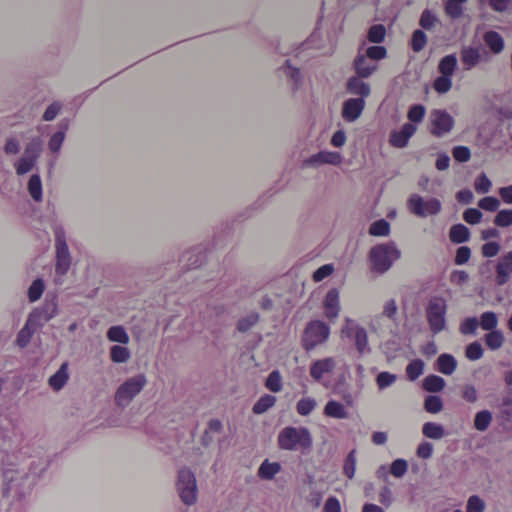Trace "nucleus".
<instances>
[{
  "label": "nucleus",
  "instance_id": "f257e3e1",
  "mask_svg": "<svg viewBox=\"0 0 512 512\" xmlns=\"http://www.w3.org/2000/svg\"><path fill=\"white\" fill-rule=\"evenodd\" d=\"M45 468L41 462H32L27 469L6 471L4 477L7 480L8 490L14 492L19 498L25 497L32 491Z\"/></svg>",
  "mask_w": 512,
  "mask_h": 512
},
{
  "label": "nucleus",
  "instance_id": "f03ea898",
  "mask_svg": "<svg viewBox=\"0 0 512 512\" xmlns=\"http://www.w3.org/2000/svg\"><path fill=\"white\" fill-rule=\"evenodd\" d=\"M371 270L383 274L401 257V251L393 241L373 246L369 251Z\"/></svg>",
  "mask_w": 512,
  "mask_h": 512
},
{
  "label": "nucleus",
  "instance_id": "7ed1b4c3",
  "mask_svg": "<svg viewBox=\"0 0 512 512\" xmlns=\"http://www.w3.org/2000/svg\"><path fill=\"white\" fill-rule=\"evenodd\" d=\"M387 56V49L379 44L368 46L366 41H362L359 45L357 55L353 61V68L359 77H370L378 68V66H363L366 60L370 62H378Z\"/></svg>",
  "mask_w": 512,
  "mask_h": 512
},
{
  "label": "nucleus",
  "instance_id": "20e7f679",
  "mask_svg": "<svg viewBox=\"0 0 512 512\" xmlns=\"http://www.w3.org/2000/svg\"><path fill=\"white\" fill-rule=\"evenodd\" d=\"M277 441L280 449L288 451L307 450L312 446V437L306 427L287 426L279 432Z\"/></svg>",
  "mask_w": 512,
  "mask_h": 512
},
{
  "label": "nucleus",
  "instance_id": "39448f33",
  "mask_svg": "<svg viewBox=\"0 0 512 512\" xmlns=\"http://www.w3.org/2000/svg\"><path fill=\"white\" fill-rule=\"evenodd\" d=\"M147 384L144 374H138L128 378L117 389L114 397L115 404L120 408L127 407Z\"/></svg>",
  "mask_w": 512,
  "mask_h": 512
},
{
  "label": "nucleus",
  "instance_id": "423d86ee",
  "mask_svg": "<svg viewBox=\"0 0 512 512\" xmlns=\"http://www.w3.org/2000/svg\"><path fill=\"white\" fill-rule=\"evenodd\" d=\"M447 304L442 297H432L426 307V317L433 334L446 329Z\"/></svg>",
  "mask_w": 512,
  "mask_h": 512
},
{
  "label": "nucleus",
  "instance_id": "0eeeda50",
  "mask_svg": "<svg viewBox=\"0 0 512 512\" xmlns=\"http://www.w3.org/2000/svg\"><path fill=\"white\" fill-rule=\"evenodd\" d=\"M330 334V327L321 320L310 321L302 336V346L306 351L313 350L324 343Z\"/></svg>",
  "mask_w": 512,
  "mask_h": 512
},
{
  "label": "nucleus",
  "instance_id": "6e6552de",
  "mask_svg": "<svg viewBox=\"0 0 512 512\" xmlns=\"http://www.w3.org/2000/svg\"><path fill=\"white\" fill-rule=\"evenodd\" d=\"M409 211L417 217L426 218L435 216L441 212L442 203L439 199L430 197L424 199L419 194H411L407 200Z\"/></svg>",
  "mask_w": 512,
  "mask_h": 512
},
{
  "label": "nucleus",
  "instance_id": "1a4fd4ad",
  "mask_svg": "<svg viewBox=\"0 0 512 512\" xmlns=\"http://www.w3.org/2000/svg\"><path fill=\"white\" fill-rule=\"evenodd\" d=\"M54 235L56 247L55 272L57 275H65L71 265V256L63 227L56 225L54 227Z\"/></svg>",
  "mask_w": 512,
  "mask_h": 512
},
{
  "label": "nucleus",
  "instance_id": "9d476101",
  "mask_svg": "<svg viewBox=\"0 0 512 512\" xmlns=\"http://www.w3.org/2000/svg\"><path fill=\"white\" fill-rule=\"evenodd\" d=\"M223 319L222 312L215 311V320L210 319L205 323V338L211 353L221 352L224 347Z\"/></svg>",
  "mask_w": 512,
  "mask_h": 512
},
{
  "label": "nucleus",
  "instance_id": "9b49d317",
  "mask_svg": "<svg viewBox=\"0 0 512 512\" xmlns=\"http://www.w3.org/2000/svg\"><path fill=\"white\" fill-rule=\"evenodd\" d=\"M176 486L181 500L186 505H191L196 501L197 485L192 471L186 468L179 470Z\"/></svg>",
  "mask_w": 512,
  "mask_h": 512
},
{
  "label": "nucleus",
  "instance_id": "f8f14e48",
  "mask_svg": "<svg viewBox=\"0 0 512 512\" xmlns=\"http://www.w3.org/2000/svg\"><path fill=\"white\" fill-rule=\"evenodd\" d=\"M342 333L354 342L359 356H363L371 352V348L368 343L367 331L364 327L355 323L351 319H346V324L342 329Z\"/></svg>",
  "mask_w": 512,
  "mask_h": 512
},
{
  "label": "nucleus",
  "instance_id": "ddd939ff",
  "mask_svg": "<svg viewBox=\"0 0 512 512\" xmlns=\"http://www.w3.org/2000/svg\"><path fill=\"white\" fill-rule=\"evenodd\" d=\"M432 123L431 133L436 137H442L450 132L454 126L453 117L445 110L435 109L430 114Z\"/></svg>",
  "mask_w": 512,
  "mask_h": 512
},
{
  "label": "nucleus",
  "instance_id": "4468645a",
  "mask_svg": "<svg viewBox=\"0 0 512 512\" xmlns=\"http://www.w3.org/2000/svg\"><path fill=\"white\" fill-rule=\"evenodd\" d=\"M207 259L206 249L202 246H195L185 251L179 262L182 265V269L191 270L201 267Z\"/></svg>",
  "mask_w": 512,
  "mask_h": 512
},
{
  "label": "nucleus",
  "instance_id": "2eb2a0df",
  "mask_svg": "<svg viewBox=\"0 0 512 512\" xmlns=\"http://www.w3.org/2000/svg\"><path fill=\"white\" fill-rule=\"evenodd\" d=\"M42 318V314L38 310H34L32 313H30L25 325L18 332L16 337V344L20 348H25L29 344L31 337Z\"/></svg>",
  "mask_w": 512,
  "mask_h": 512
},
{
  "label": "nucleus",
  "instance_id": "dca6fc26",
  "mask_svg": "<svg viewBox=\"0 0 512 512\" xmlns=\"http://www.w3.org/2000/svg\"><path fill=\"white\" fill-rule=\"evenodd\" d=\"M365 100L363 98H349L342 104V117L347 122L356 121L365 108Z\"/></svg>",
  "mask_w": 512,
  "mask_h": 512
},
{
  "label": "nucleus",
  "instance_id": "f3484780",
  "mask_svg": "<svg viewBox=\"0 0 512 512\" xmlns=\"http://www.w3.org/2000/svg\"><path fill=\"white\" fill-rule=\"evenodd\" d=\"M495 283L498 286L505 285L512 274V251L504 254L497 263H495Z\"/></svg>",
  "mask_w": 512,
  "mask_h": 512
},
{
  "label": "nucleus",
  "instance_id": "a211bd4d",
  "mask_svg": "<svg viewBox=\"0 0 512 512\" xmlns=\"http://www.w3.org/2000/svg\"><path fill=\"white\" fill-rule=\"evenodd\" d=\"M279 71L282 72L287 78L293 93H296L302 87L304 81L303 74L299 68L291 65L290 60H286L285 63L279 68Z\"/></svg>",
  "mask_w": 512,
  "mask_h": 512
},
{
  "label": "nucleus",
  "instance_id": "6ab92c4d",
  "mask_svg": "<svg viewBox=\"0 0 512 512\" xmlns=\"http://www.w3.org/2000/svg\"><path fill=\"white\" fill-rule=\"evenodd\" d=\"M415 131L416 127L412 123H405L400 130H393L390 133L389 142L393 147L404 148Z\"/></svg>",
  "mask_w": 512,
  "mask_h": 512
},
{
  "label": "nucleus",
  "instance_id": "aec40b11",
  "mask_svg": "<svg viewBox=\"0 0 512 512\" xmlns=\"http://www.w3.org/2000/svg\"><path fill=\"white\" fill-rule=\"evenodd\" d=\"M69 126H70L69 118H63L57 124L58 130L50 137L49 142H48V148L52 153L58 154L60 152L62 144L65 140L66 132L69 129Z\"/></svg>",
  "mask_w": 512,
  "mask_h": 512
},
{
  "label": "nucleus",
  "instance_id": "412c9836",
  "mask_svg": "<svg viewBox=\"0 0 512 512\" xmlns=\"http://www.w3.org/2000/svg\"><path fill=\"white\" fill-rule=\"evenodd\" d=\"M323 306L325 315L329 320L338 317L340 311L339 291L336 288L330 289L324 299Z\"/></svg>",
  "mask_w": 512,
  "mask_h": 512
},
{
  "label": "nucleus",
  "instance_id": "4be33fe9",
  "mask_svg": "<svg viewBox=\"0 0 512 512\" xmlns=\"http://www.w3.org/2000/svg\"><path fill=\"white\" fill-rule=\"evenodd\" d=\"M460 56L464 70H471L476 65H478L482 60L481 48L465 46L462 48Z\"/></svg>",
  "mask_w": 512,
  "mask_h": 512
},
{
  "label": "nucleus",
  "instance_id": "5701e85b",
  "mask_svg": "<svg viewBox=\"0 0 512 512\" xmlns=\"http://www.w3.org/2000/svg\"><path fill=\"white\" fill-rule=\"evenodd\" d=\"M364 77L352 76L348 79L346 88L347 91L353 95L359 96L358 98H363L365 100L371 93L370 85L364 82L362 79Z\"/></svg>",
  "mask_w": 512,
  "mask_h": 512
},
{
  "label": "nucleus",
  "instance_id": "b1692460",
  "mask_svg": "<svg viewBox=\"0 0 512 512\" xmlns=\"http://www.w3.org/2000/svg\"><path fill=\"white\" fill-rule=\"evenodd\" d=\"M457 368L456 358L449 353H442L435 361L434 369L444 375H451Z\"/></svg>",
  "mask_w": 512,
  "mask_h": 512
},
{
  "label": "nucleus",
  "instance_id": "393cba45",
  "mask_svg": "<svg viewBox=\"0 0 512 512\" xmlns=\"http://www.w3.org/2000/svg\"><path fill=\"white\" fill-rule=\"evenodd\" d=\"M335 368L333 358L317 360L311 364L310 375L316 381H319L325 373H330Z\"/></svg>",
  "mask_w": 512,
  "mask_h": 512
},
{
  "label": "nucleus",
  "instance_id": "a878e982",
  "mask_svg": "<svg viewBox=\"0 0 512 512\" xmlns=\"http://www.w3.org/2000/svg\"><path fill=\"white\" fill-rule=\"evenodd\" d=\"M272 195L273 194L270 191H266L251 206L245 208L241 213H239L234 221L243 222L246 219L252 217L257 211L264 207L268 198H270Z\"/></svg>",
  "mask_w": 512,
  "mask_h": 512
},
{
  "label": "nucleus",
  "instance_id": "bb28decb",
  "mask_svg": "<svg viewBox=\"0 0 512 512\" xmlns=\"http://www.w3.org/2000/svg\"><path fill=\"white\" fill-rule=\"evenodd\" d=\"M483 40L493 54H500L505 47L503 37L496 31L490 30L484 33Z\"/></svg>",
  "mask_w": 512,
  "mask_h": 512
},
{
  "label": "nucleus",
  "instance_id": "cd10ccee",
  "mask_svg": "<svg viewBox=\"0 0 512 512\" xmlns=\"http://www.w3.org/2000/svg\"><path fill=\"white\" fill-rule=\"evenodd\" d=\"M68 379V363L64 362L61 364L59 369L49 378L48 383L53 390L59 391L65 386Z\"/></svg>",
  "mask_w": 512,
  "mask_h": 512
},
{
  "label": "nucleus",
  "instance_id": "c85d7f7f",
  "mask_svg": "<svg viewBox=\"0 0 512 512\" xmlns=\"http://www.w3.org/2000/svg\"><path fill=\"white\" fill-rule=\"evenodd\" d=\"M281 469L282 467L279 462H270L268 459H265L260 464L257 475L262 480H272Z\"/></svg>",
  "mask_w": 512,
  "mask_h": 512
},
{
  "label": "nucleus",
  "instance_id": "c756f323",
  "mask_svg": "<svg viewBox=\"0 0 512 512\" xmlns=\"http://www.w3.org/2000/svg\"><path fill=\"white\" fill-rule=\"evenodd\" d=\"M449 238L455 244L465 243L470 239V231L461 223L454 224L449 230Z\"/></svg>",
  "mask_w": 512,
  "mask_h": 512
},
{
  "label": "nucleus",
  "instance_id": "7c9ffc66",
  "mask_svg": "<svg viewBox=\"0 0 512 512\" xmlns=\"http://www.w3.org/2000/svg\"><path fill=\"white\" fill-rule=\"evenodd\" d=\"M446 382L441 376L430 374L423 379L422 387L430 393H438L444 389Z\"/></svg>",
  "mask_w": 512,
  "mask_h": 512
},
{
  "label": "nucleus",
  "instance_id": "2f4dec72",
  "mask_svg": "<svg viewBox=\"0 0 512 512\" xmlns=\"http://www.w3.org/2000/svg\"><path fill=\"white\" fill-rule=\"evenodd\" d=\"M260 321V314L252 311L239 318L236 324V330L240 333H246Z\"/></svg>",
  "mask_w": 512,
  "mask_h": 512
},
{
  "label": "nucleus",
  "instance_id": "473e14b6",
  "mask_svg": "<svg viewBox=\"0 0 512 512\" xmlns=\"http://www.w3.org/2000/svg\"><path fill=\"white\" fill-rule=\"evenodd\" d=\"M386 37V28L383 24H373L368 28L366 43L381 44Z\"/></svg>",
  "mask_w": 512,
  "mask_h": 512
},
{
  "label": "nucleus",
  "instance_id": "72a5a7b5",
  "mask_svg": "<svg viewBox=\"0 0 512 512\" xmlns=\"http://www.w3.org/2000/svg\"><path fill=\"white\" fill-rule=\"evenodd\" d=\"M467 0H444L445 14L452 20H456L463 15V4Z\"/></svg>",
  "mask_w": 512,
  "mask_h": 512
},
{
  "label": "nucleus",
  "instance_id": "f704fd0d",
  "mask_svg": "<svg viewBox=\"0 0 512 512\" xmlns=\"http://www.w3.org/2000/svg\"><path fill=\"white\" fill-rule=\"evenodd\" d=\"M422 434L429 439L439 440L446 435V432L443 425L435 422H426L422 426Z\"/></svg>",
  "mask_w": 512,
  "mask_h": 512
},
{
  "label": "nucleus",
  "instance_id": "c9c22d12",
  "mask_svg": "<svg viewBox=\"0 0 512 512\" xmlns=\"http://www.w3.org/2000/svg\"><path fill=\"white\" fill-rule=\"evenodd\" d=\"M457 68V58L455 54H448L441 58L438 64V71L441 75L452 77Z\"/></svg>",
  "mask_w": 512,
  "mask_h": 512
},
{
  "label": "nucleus",
  "instance_id": "e433bc0d",
  "mask_svg": "<svg viewBox=\"0 0 512 512\" xmlns=\"http://www.w3.org/2000/svg\"><path fill=\"white\" fill-rule=\"evenodd\" d=\"M27 189L30 196L35 202L42 201V181L38 174H33L30 176Z\"/></svg>",
  "mask_w": 512,
  "mask_h": 512
},
{
  "label": "nucleus",
  "instance_id": "4c0bfd02",
  "mask_svg": "<svg viewBox=\"0 0 512 512\" xmlns=\"http://www.w3.org/2000/svg\"><path fill=\"white\" fill-rule=\"evenodd\" d=\"M276 403V397L270 394L261 396L253 405L252 411L256 415H260L268 411Z\"/></svg>",
  "mask_w": 512,
  "mask_h": 512
},
{
  "label": "nucleus",
  "instance_id": "58836bf2",
  "mask_svg": "<svg viewBox=\"0 0 512 512\" xmlns=\"http://www.w3.org/2000/svg\"><path fill=\"white\" fill-rule=\"evenodd\" d=\"M324 413L336 419H345L347 418V412L344 406L335 400H330L326 403L324 407Z\"/></svg>",
  "mask_w": 512,
  "mask_h": 512
},
{
  "label": "nucleus",
  "instance_id": "ea45409f",
  "mask_svg": "<svg viewBox=\"0 0 512 512\" xmlns=\"http://www.w3.org/2000/svg\"><path fill=\"white\" fill-rule=\"evenodd\" d=\"M493 416L489 410H481L474 416V428L480 432L488 429L492 422Z\"/></svg>",
  "mask_w": 512,
  "mask_h": 512
},
{
  "label": "nucleus",
  "instance_id": "a19ab883",
  "mask_svg": "<svg viewBox=\"0 0 512 512\" xmlns=\"http://www.w3.org/2000/svg\"><path fill=\"white\" fill-rule=\"evenodd\" d=\"M107 338L111 342L120 344H128L130 340L126 330L120 325L110 327L107 331Z\"/></svg>",
  "mask_w": 512,
  "mask_h": 512
},
{
  "label": "nucleus",
  "instance_id": "79ce46f5",
  "mask_svg": "<svg viewBox=\"0 0 512 512\" xmlns=\"http://www.w3.org/2000/svg\"><path fill=\"white\" fill-rule=\"evenodd\" d=\"M42 144V140L39 137L32 138L27 143L23 156L37 161L42 151Z\"/></svg>",
  "mask_w": 512,
  "mask_h": 512
},
{
  "label": "nucleus",
  "instance_id": "37998d69",
  "mask_svg": "<svg viewBox=\"0 0 512 512\" xmlns=\"http://www.w3.org/2000/svg\"><path fill=\"white\" fill-rule=\"evenodd\" d=\"M484 340L489 349L497 350L501 348L504 343V335L500 330H493L485 335Z\"/></svg>",
  "mask_w": 512,
  "mask_h": 512
},
{
  "label": "nucleus",
  "instance_id": "c03bdc74",
  "mask_svg": "<svg viewBox=\"0 0 512 512\" xmlns=\"http://www.w3.org/2000/svg\"><path fill=\"white\" fill-rule=\"evenodd\" d=\"M265 387L273 393H278L282 390V376L279 370H273L269 373L265 380Z\"/></svg>",
  "mask_w": 512,
  "mask_h": 512
},
{
  "label": "nucleus",
  "instance_id": "a18cd8bd",
  "mask_svg": "<svg viewBox=\"0 0 512 512\" xmlns=\"http://www.w3.org/2000/svg\"><path fill=\"white\" fill-rule=\"evenodd\" d=\"M424 362L421 359L412 360L406 367V374L410 381H415L424 371Z\"/></svg>",
  "mask_w": 512,
  "mask_h": 512
},
{
  "label": "nucleus",
  "instance_id": "49530a36",
  "mask_svg": "<svg viewBox=\"0 0 512 512\" xmlns=\"http://www.w3.org/2000/svg\"><path fill=\"white\" fill-rule=\"evenodd\" d=\"M498 324V318L496 313L493 311H486L481 314L479 325L483 330L493 331L496 330Z\"/></svg>",
  "mask_w": 512,
  "mask_h": 512
},
{
  "label": "nucleus",
  "instance_id": "de8ad7c7",
  "mask_svg": "<svg viewBox=\"0 0 512 512\" xmlns=\"http://www.w3.org/2000/svg\"><path fill=\"white\" fill-rule=\"evenodd\" d=\"M110 358L115 363H125L130 358V351L124 346L114 345L110 348Z\"/></svg>",
  "mask_w": 512,
  "mask_h": 512
},
{
  "label": "nucleus",
  "instance_id": "09e8293b",
  "mask_svg": "<svg viewBox=\"0 0 512 512\" xmlns=\"http://www.w3.org/2000/svg\"><path fill=\"white\" fill-rule=\"evenodd\" d=\"M390 233V224L385 219L374 221L369 227V234L372 236H387Z\"/></svg>",
  "mask_w": 512,
  "mask_h": 512
},
{
  "label": "nucleus",
  "instance_id": "8fccbe9b",
  "mask_svg": "<svg viewBox=\"0 0 512 512\" xmlns=\"http://www.w3.org/2000/svg\"><path fill=\"white\" fill-rule=\"evenodd\" d=\"M424 409L428 413H439L443 409V401L437 395H428L424 399Z\"/></svg>",
  "mask_w": 512,
  "mask_h": 512
},
{
  "label": "nucleus",
  "instance_id": "3c124183",
  "mask_svg": "<svg viewBox=\"0 0 512 512\" xmlns=\"http://www.w3.org/2000/svg\"><path fill=\"white\" fill-rule=\"evenodd\" d=\"M45 284L41 278L35 279L28 288V298L30 302L39 300L44 292Z\"/></svg>",
  "mask_w": 512,
  "mask_h": 512
},
{
  "label": "nucleus",
  "instance_id": "603ef678",
  "mask_svg": "<svg viewBox=\"0 0 512 512\" xmlns=\"http://www.w3.org/2000/svg\"><path fill=\"white\" fill-rule=\"evenodd\" d=\"M317 403L314 398H301L296 405V410L301 416H308L316 407Z\"/></svg>",
  "mask_w": 512,
  "mask_h": 512
},
{
  "label": "nucleus",
  "instance_id": "864d4df0",
  "mask_svg": "<svg viewBox=\"0 0 512 512\" xmlns=\"http://www.w3.org/2000/svg\"><path fill=\"white\" fill-rule=\"evenodd\" d=\"M427 43V36L421 29H417L412 33L411 37V48L414 52H420L423 50Z\"/></svg>",
  "mask_w": 512,
  "mask_h": 512
},
{
  "label": "nucleus",
  "instance_id": "5fc2aeb1",
  "mask_svg": "<svg viewBox=\"0 0 512 512\" xmlns=\"http://www.w3.org/2000/svg\"><path fill=\"white\" fill-rule=\"evenodd\" d=\"M356 470V451L351 450L345 458L343 472L349 479L354 477Z\"/></svg>",
  "mask_w": 512,
  "mask_h": 512
},
{
  "label": "nucleus",
  "instance_id": "6e6d98bb",
  "mask_svg": "<svg viewBox=\"0 0 512 512\" xmlns=\"http://www.w3.org/2000/svg\"><path fill=\"white\" fill-rule=\"evenodd\" d=\"M483 348L479 341H474L468 344L465 348V356L471 360H479L483 356Z\"/></svg>",
  "mask_w": 512,
  "mask_h": 512
},
{
  "label": "nucleus",
  "instance_id": "4d7b16f0",
  "mask_svg": "<svg viewBox=\"0 0 512 512\" xmlns=\"http://www.w3.org/2000/svg\"><path fill=\"white\" fill-rule=\"evenodd\" d=\"M452 87V77L440 75L433 82V88L439 94L447 93Z\"/></svg>",
  "mask_w": 512,
  "mask_h": 512
},
{
  "label": "nucleus",
  "instance_id": "13d9d810",
  "mask_svg": "<svg viewBox=\"0 0 512 512\" xmlns=\"http://www.w3.org/2000/svg\"><path fill=\"white\" fill-rule=\"evenodd\" d=\"M397 380V376L387 371L380 372L376 377V384L380 390L392 386Z\"/></svg>",
  "mask_w": 512,
  "mask_h": 512
},
{
  "label": "nucleus",
  "instance_id": "bf43d9fd",
  "mask_svg": "<svg viewBox=\"0 0 512 512\" xmlns=\"http://www.w3.org/2000/svg\"><path fill=\"white\" fill-rule=\"evenodd\" d=\"M494 224L498 227H509L512 225V209L499 210L494 217Z\"/></svg>",
  "mask_w": 512,
  "mask_h": 512
},
{
  "label": "nucleus",
  "instance_id": "052dcab7",
  "mask_svg": "<svg viewBox=\"0 0 512 512\" xmlns=\"http://www.w3.org/2000/svg\"><path fill=\"white\" fill-rule=\"evenodd\" d=\"M408 470V463L405 459L398 458L390 465V473L396 478H402Z\"/></svg>",
  "mask_w": 512,
  "mask_h": 512
},
{
  "label": "nucleus",
  "instance_id": "680f3d73",
  "mask_svg": "<svg viewBox=\"0 0 512 512\" xmlns=\"http://www.w3.org/2000/svg\"><path fill=\"white\" fill-rule=\"evenodd\" d=\"M500 205H501L500 200L493 196H486V197L480 199L478 202V206L480 209H483V210L489 211V212L498 211Z\"/></svg>",
  "mask_w": 512,
  "mask_h": 512
},
{
  "label": "nucleus",
  "instance_id": "e2e57ef3",
  "mask_svg": "<svg viewBox=\"0 0 512 512\" xmlns=\"http://www.w3.org/2000/svg\"><path fill=\"white\" fill-rule=\"evenodd\" d=\"M439 19L428 9H425L420 17L419 24L425 30H431Z\"/></svg>",
  "mask_w": 512,
  "mask_h": 512
},
{
  "label": "nucleus",
  "instance_id": "0e129e2a",
  "mask_svg": "<svg viewBox=\"0 0 512 512\" xmlns=\"http://www.w3.org/2000/svg\"><path fill=\"white\" fill-rule=\"evenodd\" d=\"M492 186V183L490 179L486 176L485 173L479 174L474 183L475 190L477 193L485 194L488 193L490 188Z\"/></svg>",
  "mask_w": 512,
  "mask_h": 512
},
{
  "label": "nucleus",
  "instance_id": "69168bd1",
  "mask_svg": "<svg viewBox=\"0 0 512 512\" xmlns=\"http://www.w3.org/2000/svg\"><path fill=\"white\" fill-rule=\"evenodd\" d=\"M36 161L27 158L25 156H22L17 163L15 164L16 173L18 175H24L28 172H30L33 167L35 166Z\"/></svg>",
  "mask_w": 512,
  "mask_h": 512
},
{
  "label": "nucleus",
  "instance_id": "338daca9",
  "mask_svg": "<svg viewBox=\"0 0 512 512\" xmlns=\"http://www.w3.org/2000/svg\"><path fill=\"white\" fill-rule=\"evenodd\" d=\"M425 107L422 104H414L409 108L408 119L410 122L419 123L425 116Z\"/></svg>",
  "mask_w": 512,
  "mask_h": 512
},
{
  "label": "nucleus",
  "instance_id": "774afa93",
  "mask_svg": "<svg viewBox=\"0 0 512 512\" xmlns=\"http://www.w3.org/2000/svg\"><path fill=\"white\" fill-rule=\"evenodd\" d=\"M485 503L484 501L477 495H472L469 497L466 505V512H484Z\"/></svg>",
  "mask_w": 512,
  "mask_h": 512
}]
</instances>
